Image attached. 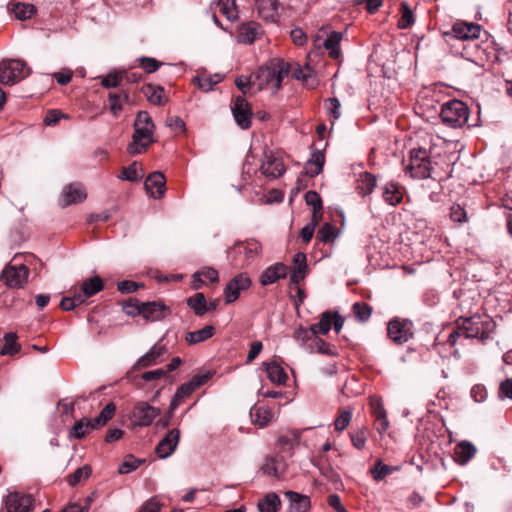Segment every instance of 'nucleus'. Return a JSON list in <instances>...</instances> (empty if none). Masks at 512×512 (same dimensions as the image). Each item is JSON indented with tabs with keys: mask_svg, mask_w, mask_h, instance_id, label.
<instances>
[{
	"mask_svg": "<svg viewBox=\"0 0 512 512\" xmlns=\"http://www.w3.org/2000/svg\"><path fill=\"white\" fill-rule=\"evenodd\" d=\"M493 320L487 315L475 314L471 317H460L456 321L455 330L449 335L448 342L454 346L461 336L485 340L494 329Z\"/></svg>",
	"mask_w": 512,
	"mask_h": 512,
	"instance_id": "nucleus-1",
	"label": "nucleus"
},
{
	"mask_svg": "<svg viewBox=\"0 0 512 512\" xmlns=\"http://www.w3.org/2000/svg\"><path fill=\"white\" fill-rule=\"evenodd\" d=\"M134 133L132 141L127 147L130 155H138L145 152L154 143V122L147 111H139L134 121Z\"/></svg>",
	"mask_w": 512,
	"mask_h": 512,
	"instance_id": "nucleus-2",
	"label": "nucleus"
},
{
	"mask_svg": "<svg viewBox=\"0 0 512 512\" xmlns=\"http://www.w3.org/2000/svg\"><path fill=\"white\" fill-rule=\"evenodd\" d=\"M440 118L446 126L460 128L468 122L469 108L461 100H449L442 104Z\"/></svg>",
	"mask_w": 512,
	"mask_h": 512,
	"instance_id": "nucleus-3",
	"label": "nucleus"
},
{
	"mask_svg": "<svg viewBox=\"0 0 512 512\" xmlns=\"http://www.w3.org/2000/svg\"><path fill=\"white\" fill-rule=\"evenodd\" d=\"M405 172L414 179L432 178L433 166L428 151L422 148L412 149Z\"/></svg>",
	"mask_w": 512,
	"mask_h": 512,
	"instance_id": "nucleus-4",
	"label": "nucleus"
},
{
	"mask_svg": "<svg viewBox=\"0 0 512 512\" xmlns=\"http://www.w3.org/2000/svg\"><path fill=\"white\" fill-rule=\"evenodd\" d=\"M262 246L256 240L236 243L229 251L228 258H232L235 266L243 267L252 263L261 255Z\"/></svg>",
	"mask_w": 512,
	"mask_h": 512,
	"instance_id": "nucleus-5",
	"label": "nucleus"
},
{
	"mask_svg": "<svg viewBox=\"0 0 512 512\" xmlns=\"http://www.w3.org/2000/svg\"><path fill=\"white\" fill-rule=\"evenodd\" d=\"M29 75L26 64L21 60L10 59L0 63V83L13 85Z\"/></svg>",
	"mask_w": 512,
	"mask_h": 512,
	"instance_id": "nucleus-6",
	"label": "nucleus"
},
{
	"mask_svg": "<svg viewBox=\"0 0 512 512\" xmlns=\"http://www.w3.org/2000/svg\"><path fill=\"white\" fill-rule=\"evenodd\" d=\"M29 269L23 264H7L3 269L0 280L9 288H21L27 282Z\"/></svg>",
	"mask_w": 512,
	"mask_h": 512,
	"instance_id": "nucleus-7",
	"label": "nucleus"
},
{
	"mask_svg": "<svg viewBox=\"0 0 512 512\" xmlns=\"http://www.w3.org/2000/svg\"><path fill=\"white\" fill-rule=\"evenodd\" d=\"M413 323L407 319L395 318L387 326L388 337L396 344L406 343L413 336Z\"/></svg>",
	"mask_w": 512,
	"mask_h": 512,
	"instance_id": "nucleus-8",
	"label": "nucleus"
},
{
	"mask_svg": "<svg viewBox=\"0 0 512 512\" xmlns=\"http://www.w3.org/2000/svg\"><path fill=\"white\" fill-rule=\"evenodd\" d=\"M160 415V409L145 401L137 402L131 412V422L135 426L147 427Z\"/></svg>",
	"mask_w": 512,
	"mask_h": 512,
	"instance_id": "nucleus-9",
	"label": "nucleus"
},
{
	"mask_svg": "<svg viewBox=\"0 0 512 512\" xmlns=\"http://www.w3.org/2000/svg\"><path fill=\"white\" fill-rule=\"evenodd\" d=\"M4 505L7 512H32L34 499L31 495L9 492L4 498Z\"/></svg>",
	"mask_w": 512,
	"mask_h": 512,
	"instance_id": "nucleus-10",
	"label": "nucleus"
},
{
	"mask_svg": "<svg viewBox=\"0 0 512 512\" xmlns=\"http://www.w3.org/2000/svg\"><path fill=\"white\" fill-rule=\"evenodd\" d=\"M251 279L246 273H240L232 278L224 288L225 303L230 304L236 301L241 291L251 286Z\"/></svg>",
	"mask_w": 512,
	"mask_h": 512,
	"instance_id": "nucleus-11",
	"label": "nucleus"
},
{
	"mask_svg": "<svg viewBox=\"0 0 512 512\" xmlns=\"http://www.w3.org/2000/svg\"><path fill=\"white\" fill-rule=\"evenodd\" d=\"M260 170L266 178L275 179L285 173L286 167L280 157L272 152H266Z\"/></svg>",
	"mask_w": 512,
	"mask_h": 512,
	"instance_id": "nucleus-12",
	"label": "nucleus"
},
{
	"mask_svg": "<svg viewBox=\"0 0 512 512\" xmlns=\"http://www.w3.org/2000/svg\"><path fill=\"white\" fill-rule=\"evenodd\" d=\"M231 109L237 125L242 129L250 128L252 112L246 99L242 96L236 97Z\"/></svg>",
	"mask_w": 512,
	"mask_h": 512,
	"instance_id": "nucleus-13",
	"label": "nucleus"
},
{
	"mask_svg": "<svg viewBox=\"0 0 512 512\" xmlns=\"http://www.w3.org/2000/svg\"><path fill=\"white\" fill-rule=\"evenodd\" d=\"M481 26L475 23L456 22L445 35L458 40H474L480 36Z\"/></svg>",
	"mask_w": 512,
	"mask_h": 512,
	"instance_id": "nucleus-14",
	"label": "nucleus"
},
{
	"mask_svg": "<svg viewBox=\"0 0 512 512\" xmlns=\"http://www.w3.org/2000/svg\"><path fill=\"white\" fill-rule=\"evenodd\" d=\"M171 310L162 302H144L140 316L146 321L156 322L165 319Z\"/></svg>",
	"mask_w": 512,
	"mask_h": 512,
	"instance_id": "nucleus-15",
	"label": "nucleus"
},
{
	"mask_svg": "<svg viewBox=\"0 0 512 512\" xmlns=\"http://www.w3.org/2000/svg\"><path fill=\"white\" fill-rule=\"evenodd\" d=\"M289 268L282 262H276L267 267L260 275L259 282L262 286H268L276 283L280 279H285Z\"/></svg>",
	"mask_w": 512,
	"mask_h": 512,
	"instance_id": "nucleus-16",
	"label": "nucleus"
},
{
	"mask_svg": "<svg viewBox=\"0 0 512 512\" xmlns=\"http://www.w3.org/2000/svg\"><path fill=\"white\" fill-rule=\"evenodd\" d=\"M383 201L390 206H397L403 200V187L395 181H388L379 187Z\"/></svg>",
	"mask_w": 512,
	"mask_h": 512,
	"instance_id": "nucleus-17",
	"label": "nucleus"
},
{
	"mask_svg": "<svg viewBox=\"0 0 512 512\" xmlns=\"http://www.w3.org/2000/svg\"><path fill=\"white\" fill-rule=\"evenodd\" d=\"M179 439H180V431L176 428L172 429L158 443V445L155 448V452L162 459H165V458L171 456L174 453V451L179 443Z\"/></svg>",
	"mask_w": 512,
	"mask_h": 512,
	"instance_id": "nucleus-18",
	"label": "nucleus"
},
{
	"mask_svg": "<svg viewBox=\"0 0 512 512\" xmlns=\"http://www.w3.org/2000/svg\"><path fill=\"white\" fill-rule=\"evenodd\" d=\"M86 196L85 190L80 184H69L63 188L59 203L62 207H67L82 202Z\"/></svg>",
	"mask_w": 512,
	"mask_h": 512,
	"instance_id": "nucleus-19",
	"label": "nucleus"
},
{
	"mask_svg": "<svg viewBox=\"0 0 512 512\" xmlns=\"http://www.w3.org/2000/svg\"><path fill=\"white\" fill-rule=\"evenodd\" d=\"M165 176L159 172H152L145 180V189L151 197L159 199L165 193Z\"/></svg>",
	"mask_w": 512,
	"mask_h": 512,
	"instance_id": "nucleus-20",
	"label": "nucleus"
},
{
	"mask_svg": "<svg viewBox=\"0 0 512 512\" xmlns=\"http://www.w3.org/2000/svg\"><path fill=\"white\" fill-rule=\"evenodd\" d=\"M285 497L289 501V512H308L311 507L309 496L294 491H286Z\"/></svg>",
	"mask_w": 512,
	"mask_h": 512,
	"instance_id": "nucleus-21",
	"label": "nucleus"
},
{
	"mask_svg": "<svg viewBox=\"0 0 512 512\" xmlns=\"http://www.w3.org/2000/svg\"><path fill=\"white\" fill-rule=\"evenodd\" d=\"M261 34V26L256 22H249L239 27L237 41L243 44H252Z\"/></svg>",
	"mask_w": 512,
	"mask_h": 512,
	"instance_id": "nucleus-22",
	"label": "nucleus"
},
{
	"mask_svg": "<svg viewBox=\"0 0 512 512\" xmlns=\"http://www.w3.org/2000/svg\"><path fill=\"white\" fill-rule=\"evenodd\" d=\"M167 352L164 345H153L150 350L141 356L134 365V369H142L154 365L157 360Z\"/></svg>",
	"mask_w": 512,
	"mask_h": 512,
	"instance_id": "nucleus-23",
	"label": "nucleus"
},
{
	"mask_svg": "<svg viewBox=\"0 0 512 512\" xmlns=\"http://www.w3.org/2000/svg\"><path fill=\"white\" fill-rule=\"evenodd\" d=\"M370 407L372 415L377 422L376 429L380 434H383L389 428V421L384 405L380 399H371Z\"/></svg>",
	"mask_w": 512,
	"mask_h": 512,
	"instance_id": "nucleus-24",
	"label": "nucleus"
},
{
	"mask_svg": "<svg viewBox=\"0 0 512 512\" xmlns=\"http://www.w3.org/2000/svg\"><path fill=\"white\" fill-rule=\"evenodd\" d=\"M291 73L293 78L302 81L309 88H314L318 84V80L313 69L308 65L304 67L293 65L291 66Z\"/></svg>",
	"mask_w": 512,
	"mask_h": 512,
	"instance_id": "nucleus-25",
	"label": "nucleus"
},
{
	"mask_svg": "<svg viewBox=\"0 0 512 512\" xmlns=\"http://www.w3.org/2000/svg\"><path fill=\"white\" fill-rule=\"evenodd\" d=\"M476 447L469 441H461L455 446L454 459L460 465H465L474 457Z\"/></svg>",
	"mask_w": 512,
	"mask_h": 512,
	"instance_id": "nucleus-26",
	"label": "nucleus"
},
{
	"mask_svg": "<svg viewBox=\"0 0 512 512\" xmlns=\"http://www.w3.org/2000/svg\"><path fill=\"white\" fill-rule=\"evenodd\" d=\"M377 186V179L375 175L369 172H362L357 179L356 190L362 197L370 195Z\"/></svg>",
	"mask_w": 512,
	"mask_h": 512,
	"instance_id": "nucleus-27",
	"label": "nucleus"
},
{
	"mask_svg": "<svg viewBox=\"0 0 512 512\" xmlns=\"http://www.w3.org/2000/svg\"><path fill=\"white\" fill-rule=\"evenodd\" d=\"M146 99L153 105L162 106L167 103L164 88L161 86L146 84L142 87Z\"/></svg>",
	"mask_w": 512,
	"mask_h": 512,
	"instance_id": "nucleus-28",
	"label": "nucleus"
},
{
	"mask_svg": "<svg viewBox=\"0 0 512 512\" xmlns=\"http://www.w3.org/2000/svg\"><path fill=\"white\" fill-rule=\"evenodd\" d=\"M252 422L260 428L267 426L273 419V412L270 408L264 406H253L250 410Z\"/></svg>",
	"mask_w": 512,
	"mask_h": 512,
	"instance_id": "nucleus-29",
	"label": "nucleus"
},
{
	"mask_svg": "<svg viewBox=\"0 0 512 512\" xmlns=\"http://www.w3.org/2000/svg\"><path fill=\"white\" fill-rule=\"evenodd\" d=\"M214 334H215L214 326L206 325L199 330L186 333L185 341L189 345H196L198 343H201V342H204V341L210 339L211 337H213Z\"/></svg>",
	"mask_w": 512,
	"mask_h": 512,
	"instance_id": "nucleus-30",
	"label": "nucleus"
},
{
	"mask_svg": "<svg viewBox=\"0 0 512 512\" xmlns=\"http://www.w3.org/2000/svg\"><path fill=\"white\" fill-rule=\"evenodd\" d=\"M129 94L126 91L120 93L110 92L108 94L109 109L113 116L117 117L123 110V105L129 102Z\"/></svg>",
	"mask_w": 512,
	"mask_h": 512,
	"instance_id": "nucleus-31",
	"label": "nucleus"
},
{
	"mask_svg": "<svg viewBox=\"0 0 512 512\" xmlns=\"http://www.w3.org/2000/svg\"><path fill=\"white\" fill-rule=\"evenodd\" d=\"M95 429L96 428L94 427L92 420L87 417H83L71 427L69 436L75 439H82Z\"/></svg>",
	"mask_w": 512,
	"mask_h": 512,
	"instance_id": "nucleus-32",
	"label": "nucleus"
},
{
	"mask_svg": "<svg viewBox=\"0 0 512 512\" xmlns=\"http://www.w3.org/2000/svg\"><path fill=\"white\" fill-rule=\"evenodd\" d=\"M268 379L277 385H284L287 381L285 370L276 362L264 363Z\"/></svg>",
	"mask_w": 512,
	"mask_h": 512,
	"instance_id": "nucleus-33",
	"label": "nucleus"
},
{
	"mask_svg": "<svg viewBox=\"0 0 512 512\" xmlns=\"http://www.w3.org/2000/svg\"><path fill=\"white\" fill-rule=\"evenodd\" d=\"M284 463L281 457H267L265 463L262 465L261 470L269 475L279 478L284 471Z\"/></svg>",
	"mask_w": 512,
	"mask_h": 512,
	"instance_id": "nucleus-34",
	"label": "nucleus"
},
{
	"mask_svg": "<svg viewBox=\"0 0 512 512\" xmlns=\"http://www.w3.org/2000/svg\"><path fill=\"white\" fill-rule=\"evenodd\" d=\"M342 38L343 34L341 32L333 31L323 42L324 48L329 51V55L333 59H338L340 56L339 44Z\"/></svg>",
	"mask_w": 512,
	"mask_h": 512,
	"instance_id": "nucleus-35",
	"label": "nucleus"
},
{
	"mask_svg": "<svg viewBox=\"0 0 512 512\" xmlns=\"http://www.w3.org/2000/svg\"><path fill=\"white\" fill-rule=\"evenodd\" d=\"M17 334L10 332L3 337V344L0 349L1 355L14 356L21 350V345L17 342Z\"/></svg>",
	"mask_w": 512,
	"mask_h": 512,
	"instance_id": "nucleus-36",
	"label": "nucleus"
},
{
	"mask_svg": "<svg viewBox=\"0 0 512 512\" xmlns=\"http://www.w3.org/2000/svg\"><path fill=\"white\" fill-rule=\"evenodd\" d=\"M327 459L325 456H320L317 460H313L312 463L318 468L320 474L331 481L337 483L340 481L339 474L329 465H326Z\"/></svg>",
	"mask_w": 512,
	"mask_h": 512,
	"instance_id": "nucleus-37",
	"label": "nucleus"
},
{
	"mask_svg": "<svg viewBox=\"0 0 512 512\" xmlns=\"http://www.w3.org/2000/svg\"><path fill=\"white\" fill-rule=\"evenodd\" d=\"M280 505L281 500L279 496L274 492H270L259 501L258 510L259 512H276L280 508Z\"/></svg>",
	"mask_w": 512,
	"mask_h": 512,
	"instance_id": "nucleus-38",
	"label": "nucleus"
},
{
	"mask_svg": "<svg viewBox=\"0 0 512 512\" xmlns=\"http://www.w3.org/2000/svg\"><path fill=\"white\" fill-rule=\"evenodd\" d=\"M310 352H318L320 354L328 355V356H336L337 349L334 345L327 343L323 339L315 336L313 338L312 343L309 345Z\"/></svg>",
	"mask_w": 512,
	"mask_h": 512,
	"instance_id": "nucleus-39",
	"label": "nucleus"
},
{
	"mask_svg": "<svg viewBox=\"0 0 512 512\" xmlns=\"http://www.w3.org/2000/svg\"><path fill=\"white\" fill-rule=\"evenodd\" d=\"M83 296L88 298L94 296L104 288L102 279L99 276H94L87 280H84L81 284Z\"/></svg>",
	"mask_w": 512,
	"mask_h": 512,
	"instance_id": "nucleus-40",
	"label": "nucleus"
},
{
	"mask_svg": "<svg viewBox=\"0 0 512 512\" xmlns=\"http://www.w3.org/2000/svg\"><path fill=\"white\" fill-rule=\"evenodd\" d=\"M272 67V73H274V89L278 90L283 79L291 72V65L284 61H277L272 64Z\"/></svg>",
	"mask_w": 512,
	"mask_h": 512,
	"instance_id": "nucleus-41",
	"label": "nucleus"
},
{
	"mask_svg": "<svg viewBox=\"0 0 512 512\" xmlns=\"http://www.w3.org/2000/svg\"><path fill=\"white\" fill-rule=\"evenodd\" d=\"M11 12L18 20H27L36 12L33 4L17 2L11 5Z\"/></svg>",
	"mask_w": 512,
	"mask_h": 512,
	"instance_id": "nucleus-42",
	"label": "nucleus"
},
{
	"mask_svg": "<svg viewBox=\"0 0 512 512\" xmlns=\"http://www.w3.org/2000/svg\"><path fill=\"white\" fill-rule=\"evenodd\" d=\"M187 305L194 310L196 316H203L207 313V300L203 293H196L187 298Z\"/></svg>",
	"mask_w": 512,
	"mask_h": 512,
	"instance_id": "nucleus-43",
	"label": "nucleus"
},
{
	"mask_svg": "<svg viewBox=\"0 0 512 512\" xmlns=\"http://www.w3.org/2000/svg\"><path fill=\"white\" fill-rule=\"evenodd\" d=\"M116 411V406L114 403H108L99 413L97 417L92 420L94 427L96 429L101 428L107 424V422L112 419Z\"/></svg>",
	"mask_w": 512,
	"mask_h": 512,
	"instance_id": "nucleus-44",
	"label": "nucleus"
},
{
	"mask_svg": "<svg viewBox=\"0 0 512 512\" xmlns=\"http://www.w3.org/2000/svg\"><path fill=\"white\" fill-rule=\"evenodd\" d=\"M223 76L220 74L196 76L194 81L197 82L199 88L204 92H209L213 89L214 85L220 83Z\"/></svg>",
	"mask_w": 512,
	"mask_h": 512,
	"instance_id": "nucleus-45",
	"label": "nucleus"
},
{
	"mask_svg": "<svg viewBox=\"0 0 512 512\" xmlns=\"http://www.w3.org/2000/svg\"><path fill=\"white\" fill-rule=\"evenodd\" d=\"M300 437V432L290 431L278 438V445L283 451L292 450L299 444Z\"/></svg>",
	"mask_w": 512,
	"mask_h": 512,
	"instance_id": "nucleus-46",
	"label": "nucleus"
},
{
	"mask_svg": "<svg viewBox=\"0 0 512 512\" xmlns=\"http://www.w3.org/2000/svg\"><path fill=\"white\" fill-rule=\"evenodd\" d=\"M311 326H312V331H314L316 336L318 334H323V335L327 334L332 327V313L328 312V311L324 312L321 315L319 322H317Z\"/></svg>",
	"mask_w": 512,
	"mask_h": 512,
	"instance_id": "nucleus-47",
	"label": "nucleus"
},
{
	"mask_svg": "<svg viewBox=\"0 0 512 512\" xmlns=\"http://www.w3.org/2000/svg\"><path fill=\"white\" fill-rule=\"evenodd\" d=\"M396 470H397V467L386 465V464L382 463L381 460H378L376 462V464L374 465V467L371 468L370 472L372 474V477L376 481H381Z\"/></svg>",
	"mask_w": 512,
	"mask_h": 512,
	"instance_id": "nucleus-48",
	"label": "nucleus"
},
{
	"mask_svg": "<svg viewBox=\"0 0 512 512\" xmlns=\"http://www.w3.org/2000/svg\"><path fill=\"white\" fill-rule=\"evenodd\" d=\"M415 21L414 14L407 2L401 3V17L398 20V27L400 29L409 28Z\"/></svg>",
	"mask_w": 512,
	"mask_h": 512,
	"instance_id": "nucleus-49",
	"label": "nucleus"
},
{
	"mask_svg": "<svg viewBox=\"0 0 512 512\" xmlns=\"http://www.w3.org/2000/svg\"><path fill=\"white\" fill-rule=\"evenodd\" d=\"M352 312L358 321L366 322L371 317L372 307L363 302H356L352 306Z\"/></svg>",
	"mask_w": 512,
	"mask_h": 512,
	"instance_id": "nucleus-50",
	"label": "nucleus"
},
{
	"mask_svg": "<svg viewBox=\"0 0 512 512\" xmlns=\"http://www.w3.org/2000/svg\"><path fill=\"white\" fill-rule=\"evenodd\" d=\"M143 177V171L141 168L138 167L137 162L132 163L128 167L123 169L122 175L120 176L121 179L127 180V181H138Z\"/></svg>",
	"mask_w": 512,
	"mask_h": 512,
	"instance_id": "nucleus-51",
	"label": "nucleus"
},
{
	"mask_svg": "<svg viewBox=\"0 0 512 512\" xmlns=\"http://www.w3.org/2000/svg\"><path fill=\"white\" fill-rule=\"evenodd\" d=\"M337 236L336 228L330 223H324L318 230L317 237L321 242L328 243Z\"/></svg>",
	"mask_w": 512,
	"mask_h": 512,
	"instance_id": "nucleus-52",
	"label": "nucleus"
},
{
	"mask_svg": "<svg viewBox=\"0 0 512 512\" xmlns=\"http://www.w3.org/2000/svg\"><path fill=\"white\" fill-rule=\"evenodd\" d=\"M143 303L137 298H130L123 304V311L132 317L140 316Z\"/></svg>",
	"mask_w": 512,
	"mask_h": 512,
	"instance_id": "nucleus-53",
	"label": "nucleus"
},
{
	"mask_svg": "<svg viewBox=\"0 0 512 512\" xmlns=\"http://www.w3.org/2000/svg\"><path fill=\"white\" fill-rule=\"evenodd\" d=\"M141 462V460L135 458L133 455H128L125 457L124 461L119 465L118 472L120 474H128L137 469L140 466Z\"/></svg>",
	"mask_w": 512,
	"mask_h": 512,
	"instance_id": "nucleus-54",
	"label": "nucleus"
},
{
	"mask_svg": "<svg viewBox=\"0 0 512 512\" xmlns=\"http://www.w3.org/2000/svg\"><path fill=\"white\" fill-rule=\"evenodd\" d=\"M91 474V468L87 465L76 469L71 475L68 477V484L70 486L77 485L83 479H87Z\"/></svg>",
	"mask_w": 512,
	"mask_h": 512,
	"instance_id": "nucleus-55",
	"label": "nucleus"
},
{
	"mask_svg": "<svg viewBox=\"0 0 512 512\" xmlns=\"http://www.w3.org/2000/svg\"><path fill=\"white\" fill-rule=\"evenodd\" d=\"M220 12L229 20L237 18V11L233 0H219L218 3Z\"/></svg>",
	"mask_w": 512,
	"mask_h": 512,
	"instance_id": "nucleus-56",
	"label": "nucleus"
},
{
	"mask_svg": "<svg viewBox=\"0 0 512 512\" xmlns=\"http://www.w3.org/2000/svg\"><path fill=\"white\" fill-rule=\"evenodd\" d=\"M199 277H202V279L205 278L212 283L219 281L218 271L212 267H204L192 275V279H198Z\"/></svg>",
	"mask_w": 512,
	"mask_h": 512,
	"instance_id": "nucleus-57",
	"label": "nucleus"
},
{
	"mask_svg": "<svg viewBox=\"0 0 512 512\" xmlns=\"http://www.w3.org/2000/svg\"><path fill=\"white\" fill-rule=\"evenodd\" d=\"M124 77V73H110L104 77H102L101 84L105 88H116L120 85L122 79Z\"/></svg>",
	"mask_w": 512,
	"mask_h": 512,
	"instance_id": "nucleus-58",
	"label": "nucleus"
},
{
	"mask_svg": "<svg viewBox=\"0 0 512 512\" xmlns=\"http://www.w3.org/2000/svg\"><path fill=\"white\" fill-rule=\"evenodd\" d=\"M141 68L145 70L147 73H153L159 69V67L163 64L152 57H140L138 59Z\"/></svg>",
	"mask_w": 512,
	"mask_h": 512,
	"instance_id": "nucleus-59",
	"label": "nucleus"
},
{
	"mask_svg": "<svg viewBox=\"0 0 512 512\" xmlns=\"http://www.w3.org/2000/svg\"><path fill=\"white\" fill-rule=\"evenodd\" d=\"M315 336L316 335H315L314 331H312V326H310L309 329L300 326L299 328H297L295 330L294 335H293L295 340L300 341L303 344L308 341L312 342L313 338Z\"/></svg>",
	"mask_w": 512,
	"mask_h": 512,
	"instance_id": "nucleus-60",
	"label": "nucleus"
},
{
	"mask_svg": "<svg viewBox=\"0 0 512 512\" xmlns=\"http://www.w3.org/2000/svg\"><path fill=\"white\" fill-rule=\"evenodd\" d=\"M352 418V411L345 409L342 410L339 416L335 419L334 425L337 431H343L350 423Z\"/></svg>",
	"mask_w": 512,
	"mask_h": 512,
	"instance_id": "nucleus-61",
	"label": "nucleus"
},
{
	"mask_svg": "<svg viewBox=\"0 0 512 512\" xmlns=\"http://www.w3.org/2000/svg\"><path fill=\"white\" fill-rule=\"evenodd\" d=\"M306 204L311 206L314 212H321L322 210V200L319 194L316 191H308L305 194Z\"/></svg>",
	"mask_w": 512,
	"mask_h": 512,
	"instance_id": "nucleus-62",
	"label": "nucleus"
},
{
	"mask_svg": "<svg viewBox=\"0 0 512 512\" xmlns=\"http://www.w3.org/2000/svg\"><path fill=\"white\" fill-rule=\"evenodd\" d=\"M163 504L157 497H151L146 502H144L138 512H160Z\"/></svg>",
	"mask_w": 512,
	"mask_h": 512,
	"instance_id": "nucleus-63",
	"label": "nucleus"
},
{
	"mask_svg": "<svg viewBox=\"0 0 512 512\" xmlns=\"http://www.w3.org/2000/svg\"><path fill=\"white\" fill-rule=\"evenodd\" d=\"M498 395L500 398L505 397L512 400V378H507L501 382Z\"/></svg>",
	"mask_w": 512,
	"mask_h": 512,
	"instance_id": "nucleus-64",
	"label": "nucleus"
}]
</instances>
